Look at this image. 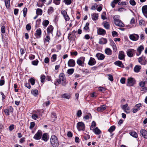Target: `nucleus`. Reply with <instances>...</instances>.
I'll return each mask as SVG.
<instances>
[{"mask_svg": "<svg viewBox=\"0 0 147 147\" xmlns=\"http://www.w3.org/2000/svg\"><path fill=\"white\" fill-rule=\"evenodd\" d=\"M144 49L143 46L142 45H141L138 47L137 49V51L139 52V54L137 53L136 55L137 56H139L140 55L142 50Z\"/></svg>", "mask_w": 147, "mask_h": 147, "instance_id": "obj_26", "label": "nucleus"}, {"mask_svg": "<svg viewBox=\"0 0 147 147\" xmlns=\"http://www.w3.org/2000/svg\"><path fill=\"white\" fill-rule=\"evenodd\" d=\"M26 30L28 31H30L31 29V26L30 24H28L26 25Z\"/></svg>", "mask_w": 147, "mask_h": 147, "instance_id": "obj_63", "label": "nucleus"}, {"mask_svg": "<svg viewBox=\"0 0 147 147\" xmlns=\"http://www.w3.org/2000/svg\"><path fill=\"white\" fill-rule=\"evenodd\" d=\"M129 38L130 39L132 40L136 41L138 39L139 36L137 34H133L129 35Z\"/></svg>", "mask_w": 147, "mask_h": 147, "instance_id": "obj_10", "label": "nucleus"}, {"mask_svg": "<svg viewBox=\"0 0 147 147\" xmlns=\"http://www.w3.org/2000/svg\"><path fill=\"white\" fill-rule=\"evenodd\" d=\"M35 125V123L34 122H31L30 126V129H32Z\"/></svg>", "mask_w": 147, "mask_h": 147, "instance_id": "obj_60", "label": "nucleus"}, {"mask_svg": "<svg viewBox=\"0 0 147 147\" xmlns=\"http://www.w3.org/2000/svg\"><path fill=\"white\" fill-rule=\"evenodd\" d=\"M118 4L120 5H126V2L125 1L119 2Z\"/></svg>", "mask_w": 147, "mask_h": 147, "instance_id": "obj_61", "label": "nucleus"}, {"mask_svg": "<svg viewBox=\"0 0 147 147\" xmlns=\"http://www.w3.org/2000/svg\"><path fill=\"white\" fill-rule=\"evenodd\" d=\"M105 53L108 55H111L112 54V52L110 48H107L105 50Z\"/></svg>", "mask_w": 147, "mask_h": 147, "instance_id": "obj_25", "label": "nucleus"}, {"mask_svg": "<svg viewBox=\"0 0 147 147\" xmlns=\"http://www.w3.org/2000/svg\"><path fill=\"white\" fill-rule=\"evenodd\" d=\"M95 57L99 60H103L105 57V55L103 54L100 53H97L96 54Z\"/></svg>", "mask_w": 147, "mask_h": 147, "instance_id": "obj_12", "label": "nucleus"}, {"mask_svg": "<svg viewBox=\"0 0 147 147\" xmlns=\"http://www.w3.org/2000/svg\"><path fill=\"white\" fill-rule=\"evenodd\" d=\"M75 63V61L73 59H69L68 62V65L70 67H73L74 66Z\"/></svg>", "mask_w": 147, "mask_h": 147, "instance_id": "obj_19", "label": "nucleus"}, {"mask_svg": "<svg viewBox=\"0 0 147 147\" xmlns=\"http://www.w3.org/2000/svg\"><path fill=\"white\" fill-rule=\"evenodd\" d=\"M139 24L140 25L144 26L145 25V21L143 20H141L139 21Z\"/></svg>", "mask_w": 147, "mask_h": 147, "instance_id": "obj_47", "label": "nucleus"}, {"mask_svg": "<svg viewBox=\"0 0 147 147\" xmlns=\"http://www.w3.org/2000/svg\"><path fill=\"white\" fill-rule=\"evenodd\" d=\"M50 142L53 147H57L59 146V143L58 138L54 135H52L51 136Z\"/></svg>", "mask_w": 147, "mask_h": 147, "instance_id": "obj_2", "label": "nucleus"}, {"mask_svg": "<svg viewBox=\"0 0 147 147\" xmlns=\"http://www.w3.org/2000/svg\"><path fill=\"white\" fill-rule=\"evenodd\" d=\"M5 83L4 78V76L1 77L0 81V86H2L4 85Z\"/></svg>", "mask_w": 147, "mask_h": 147, "instance_id": "obj_40", "label": "nucleus"}, {"mask_svg": "<svg viewBox=\"0 0 147 147\" xmlns=\"http://www.w3.org/2000/svg\"><path fill=\"white\" fill-rule=\"evenodd\" d=\"M60 84L63 86H65L67 84L66 78L63 73H61L59 74V79H57L54 83L55 85L56 86Z\"/></svg>", "mask_w": 147, "mask_h": 147, "instance_id": "obj_1", "label": "nucleus"}, {"mask_svg": "<svg viewBox=\"0 0 147 147\" xmlns=\"http://www.w3.org/2000/svg\"><path fill=\"white\" fill-rule=\"evenodd\" d=\"M82 114V112L81 110H79L77 112V116L78 117H80Z\"/></svg>", "mask_w": 147, "mask_h": 147, "instance_id": "obj_55", "label": "nucleus"}, {"mask_svg": "<svg viewBox=\"0 0 147 147\" xmlns=\"http://www.w3.org/2000/svg\"><path fill=\"white\" fill-rule=\"evenodd\" d=\"M42 131L40 130H39L34 135L33 137V138L36 140H40L42 138Z\"/></svg>", "mask_w": 147, "mask_h": 147, "instance_id": "obj_4", "label": "nucleus"}, {"mask_svg": "<svg viewBox=\"0 0 147 147\" xmlns=\"http://www.w3.org/2000/svg\"><path fill=\"white\" fill-rule=\"evenodd\" d=\"M32 94L34 96H36L38 94V91L37 90H33L31 91Z\"/></svg>", "mask_w": 147, "mask_h": 147, "instance_id": "obj_35", "label": "nucleus"}, {"mask_svg": "<svg viewBox=\"0 0 147 147\" xmlns=\"http://www.w3.org/2000/svg\"><path fill=\"white\" fill-rule=\"evenodd\" d=\"M120 16L118 15H115L113 17V19L114 22L116 21L117 22V21L119 20Z\"/></svg>", "mask_w": 147, "mask_h": 147, "instance_id": "obj_43", "label": "nucleus"}, {"mask_svg": "<svg viewBox=\"0 0 147 147\" xmlns=\"http://www.w3.org/2000/svg\"><path fill=\"white\" fill-rule=\"evenodd\" d=\"M89 25V23L88 22L86 23L85 26L84 28V29L85 30H88L89 28L88 26Z\"/></svg>", "mask_w": 147, "mask_h": 147, "instance_id": "obj_59", "label": "nucleus"}, {"mask_svg": "<svg viewBox=\"0 0 147 147\" xmlns=\"http://www.w3.org/2000/svg\"><path fill=\"white\" fill-rule=\"evenodd\" d=\"M98 14L96 13L92 14V18L93 20H98Z\"/></svg>", "mask_w": 147, "mask_h": 147, "instance_id": "obj_29", "label": "nucleus"}, {"mask_svg": "<svg viewBox=\"0 0 147 147\" xmlns=\"http://www.w3.org/2000/svg\"><path fill=\"white\" fill-rule=\"evenodd\" d=\"M85 58L84 57H80L77 61V64L80 66H83L85 61Z\"/></svg>", "mask_w": 147, "mask_h": 147, "instance_id": "obj_6", "label": "nucleus"}, {"mask_svg": "<svg viewBox=\"0 0 147 147\" xmlns=\"http://www.w3.org/2000/svg\"><path fill=\"white\" fill-rule=\"evenodd\" d=\"M142 136L144 138L147 139V131L144 129H142L140 131Z\"/></svg>", "mask_w": 147, "mask_h": 147, "instance_id": "obj_16", "label": "nucleus"}, {"mask_svg": "<svg viewBox=\"0 0 147 147\" xmlns=\"http://www.w3.org/2000/svg\"><path fill=\"white\" fill-rule=\"evenodd\" d=\"M129 3L131 5L134 6L136 5V3L134 0H130Z\"/></svg>", "mask_w": 147, "mask_h": 147, "instance_id": "obj_57", "label": "nucleus"}, {"mask_svg": "<svg viewBox=\"0 0 147 147\" xmlns=\"http://www.w3.org/2000/svg\"><path fill=\"white\" fill-rule=\"evenodd\" d=\"M141 67L140 66L136 65L134 69V71L135 72H138L141 69Z\"/></svg>", "mask_w": 147, "mask_h": 147, "instance_id": "obj_28", "label": "nucleus"}, {"mask_svg": "<svg viewBox=\"0 0 147 147\" xmlns=\"http://www.w3.org/2000/svg\"><path fill=\"white\" fill-rule=\"evenodd\" d=\"M42 140L45 142H47L49 138V136L47 133H44L42 135Z\"/></svg>", "mask_w": 147, "mask_h": 147, "instance_id": "obj_21", "label": "nucleus"}, {"mask_svg": "<svg viewBox=\"0 0 147 147\" xmlns=\"http://www.w3.org/2000/svg\"><path fill=\"white\" fill-rule=\"evenodd\" d=\"M38 63V60H36L32 61V63L33 65H37Z\"/></svg>", "mask_w": 147, "mask_h": 147, "instance_id": "obj_56", "label": "nucleus"}, {"mask_svg": "<svg viewBox=\"0 0 147 147\" xmlns=\"http://www.w3.org/2000/svg\"><path fill=\"white\" fill-rule=\"evenodd\" d=\"M116 22V21L114 22V23L116 25L121 27H123L124 26V24L122 23L121 20H119L118 21H117V22Z\"/></svg>", "mask_w": 147, "mask_h": 147, "instance_id": "obj_22", "label": "nucleus"}, {"mask_svg": "<svg viewBox=\"0 0 147 147\" xmlns=\"http://www.w3.org/2000/svg\"><path fill=\"white\" fill-rule=\"evenodd\" d=\"M115 129V126L113 125L111 126L108 129V131L110 133L114 131Z\"/></svg>", "mask_w": 147, "mask_h": 147, "instance_id": "obj_42", "label": "nucleus"}, {"mask_svg": "<svg viewBox=\"0 0 147 147\" xmlns=\"http://www.w3.org/2000/svg\"><path fill=\"white\" fill-rule=\"evenodd\" d=\"M29 82L31 83V84L32 85H33L34 84L35 82V81L34 79L33 78H31L29 79Z\"/></svg>", "mask_w": 147, "mask_h": 147, "instance_id": "obj_48", "label": "nucleus"}, {"mask_svg": "<svg viewBox=\"0 0 147 147\" xmlns=\"http://www.w3.org/2000/svg\"><path fill=\"white\" fill-rule=\"evenodd\" d=\"M106 106L105 105H102L97 109V110L98 111H102L106 109Z\"/></svg>", "mask_w": 147, "mask_h": 147, "instance_id": "obj_33", "label": "nucleus"}, {"mask_svg": "<svg viewBox=\"0 0 147 147\" xmlns=\"http://www.w3.org/2000/svg\"><path fill=\"white\" fill-rule=\"evenodd\" d=\"M74 71V69H68L67 71V73L69 75H71L73 74Z\"/></svg>", "mask_w": 147, "mask_h": 147, "instance_id": "obj_44", "label": "nucleus"}, {"mask_svg": "<svg viewBox=\"0 0 147 147\" xmlns=\"http://www.w3.org/2000/svg\"><path fill=\"white\" fill-rule=\"evenodd\" d=\"M76 34H77L76 31L75 30L73 31L71 33H69L68 37L70 40H75L76 38Z\"/></svg>", "mask_w": 147, "mask_h": 147, "instance_id": "obj_3", "label": "nucleus"}, {"mask_svg": "<svg viewBox=\"0 0 147 147\" xmlns=\"http://www.w3.org/2000/svg\"><path fill=\"white\" fill-rule=\"evenodd\" d=\"M50 35L47 34L46 36L43 39V41L45 44L48 45L51 40V38L49 36Z\"/></svg>", "mask_w": 147, "mask_h": 147, "instance_id": "obj_14", "label": "nucleus"}, {"mask_svg": "<svg viewBox=\"0 0 147 147\" xmlns=\"http://www.w3.org/2000/svg\"><path fill=\"white\" fill-rule=\"evenodd\" d=\"M96 63L95 59L92 57H91L89 59L88 64L90 66H92L94 65Z\"/></svg>", "mask_w": 147, "mask_h": 147, "instance_id": "obj_15", "label": "nucleus"}, {"mask_svg": "<svg viewBox=\"0 0 147 147\" xmlns=\"http://www.w3.org/2000/svg\"><path fill=\"white\" fill-rule=\"evenodd\" d=\"M107 76H109L108 79L109 80L111 81H112L113 80V77L112 75L109 74L107 75Z\"/></svg>", "mask_w": 147, "mask_h": 147, "instance_id": "obj_58", "label": "nucleus"}, {"mask_svg": "<svg viewBox=\"0 0 147 147\" xmlns=\"http://www.w3.org/2000/svg\"><path fill=\"white\" fill-rule=\"evenodd\" d=\"M63 2L67 5H69L72 3L73 0H63Z\"/></svg>", "mask_w": 147, "mask_h": 147, "instance_id": "obj_41", "label": "nucleus"}, {"mask_svg": "<svg viewBox=\"0 0 147 147\" xmlns=\"http://www.w3.org/2000/svg\"><path fill=\"white\" fill-rule=\"evenodd\" d=\"M142 104H138L135 106V108H136L138 110H139L140 109V107H142Z\"/></svg>", "mask_w": 147, "mask_h": 147, "instance_id": "obj_50", "label": "nucleus"}, {"mask_svg": "<svg viewBox=\"0 0 147 147\" xmlns=\"http://www.w3.org/2000/svg\"><path fill=\"white\" fill-rule=\"evenodd\" d=\"M23 16L24 17H25L27 13V8L26 7H24L23 10Z\"/></svg>", "mask_w": 147, "mask_h": 147, "instance_id": "obj_53", "label": "nucleus"}, {"mask_svg": "<svg viewBox=\"0 0 147 147\" xmlns=\"http://www.w3.org/2000/svg\"><path fill=\"white\" fill-rule=\"evenodd\" d=\"M77 128L79 131L84 130L85 129V125L83 122H79L77 123Z\"/></svg>", "mask_w": 147, "mask_h": 147, "instance_id": "obj_5", "label": "nucleus"}, {"mask_svg": "<svg viewBox=\"0 0 147 147\" xmlns=\"http://www.w3.org/2000/svg\"><path fill=\"white\" fill-rule=\"evenodd\" d=\"M40 113L38 114L33 113L32 115V118L34 120H36L40 117Z\"/></svg>", "mask_w": 147, "mask_h": 147, "instance_id": "obj_24", "label": "nucleus"}, {"mask_svg": "<svg viewBox=\"0 0 147 147\" xmlns=\"http://www.w3.org/2000/svg\"><path fill=\"white\" fill-rule=\"evenodd\" d=\"M61 0H53V3L56 5H58L60 4Z\"/></svg>", "mask_w": 147, "mask_h": 147, "instance_id": "obj_54", "label": "nucleus"}, {"mask_svg": "<svg viewBox=\"0 0 147 147\" xmlns=\"http://www.w3.org/2000/svg\"><path fill=\"white\" fill-rule=\"evenodd\" d=\"M61 14L63 16L65 20L66 21H68L70 19L69 16L67 15V11L64 9H63L61 11Z\"/></svg>", "mask_w": 147, "mask_h": 147, "instance_id": "obj_7", "label": "nucleus"}, {"mask_svg": "<svg viewBox=\"0 0 147 147\" xmlns=\"http://www.w3.org/2000/svg\"><path fill=\"white\" fill-rule=\"evenodd\" d=\"M84 118L86 120L88 119H89L90 118L92 119V116L89 113L88 115H85L84 117Z\"/></svg>", "mask_w": 147, "mask_h": 147, "instance_id": "obj_46", "label": "nucleus"}, {"mask_svg": "<svg viewBox=\"0 0 147 147\" xmlns=\"http://www.w3.org/2000/svg\"><path fill=\"white\" fill-rule=\"evenodd\" d=\"M49 24V21L48 20H44L42 22L43 25L45 27H46Z\"/></svg>", "mask_w": 147, "mask_h": 147, "instance_id": "obj_45", "label": "nucleus"}, {"mask_svg": "<svg viewBox=\"0 0 147 147\" xmlns=\"http://www.w3.org/2000/svg\"><path fill=\"white\" fill-rule=\"evenodd\" d=\"M134 51L135 50L133 49H129L127 51V56L129 57H133Z\"/></svg>", "mask_w": 147, "mask_h": 147, "instance_id": "obj_17", "label": "nucleus"}, {"mask_svg": "<svg viewBox=\"0 0 147 147\" xmlns=\"http://www.w3.org/2000/svg\"><path fill=\"white\" fill-rule=\"evenodd\" d=\"M36 13L37 15H41L42 13V11L40 9L38 8L36 9Z\"/></svg>", "mask_w": 147, "mask_h": 147, "instance_id": "obj_34", "label": "nucleus"}, {"mask_svg": "<svg viewBox=\"0 0 147 147\" xmlns=\"http://www.w3.org/2000/svg\"><path fill=\"white\" fill-rule=\"evenodd\" d=\"M135 83V80L134 78H129L127 80V86H132Z\"/></svg>", "mask_w": 147, "mask_h": 147, "instance_id": "obj_8", "label": "nucleus"}, {"mask_svg": "<svg viewBox=\"0 0 147 147\" xmlns=\"http://www.w3.org/2000/svg\"><path fill=\"white\" fill-rule=\"evenodd\" d=\"M53 27L52 25H49L47 28V34L50 35V34H53Z\"/></svg>", "mask_w": 147, "mask_h": 147, "instance_id": "obj_13", "label": "nucleus"}, {"mask_svg": "<svg viewBox=\"0 0 147 147\" xmlns=\"http://www.w3.org/2000/svg\"><path fill=\"white\" fill-rule=\"evenodd\" d=\"M125 58L124 52L123 51H120L118 55V58L120 60H123Z\"/></svg>", "mask_w": 147, "mask_h": 147, "instance_id": "obj_20", "label": "nucleus"}, {"mask_svg": "<svg viewBox=\"0 0 147 147\" xmlns=\"http://www.w3.org/2000/svg\"><path fill=\"white\" fill-rule=\"evenodd\" d=\"M54 11V8L52 7H49L47 10V13L48 14L52 13Z\"/></svg>", "mask_w": 147, "mask_h": 147, "instance_id": "obj_32", "label": "nucleus"}, {"mask_svg": "<svg viewBox=\"0 0 147 147\" xmlns=\"http://www.w3.org/2000/svg\"><path fill=\"white\" fill-rule=\"evenodd\" d=\"M70 95L69 94H64L62 96V97L63 98L69 99L70 97Z\"/></svg>", "mask_w": 147, "mask_h": 147, "instance_id": "obj_36", "label": "nucleus"}, {"mask_svg": "<svg viewBox=\"0 0 147 147\" xmlns=\"http://www.w3.org/2000/svg\"><path fill=\"white\" fill-rule=\"evenodd\" d=\"M107 42V39L104 38H102L99 39L98 42L99 44L101 45H103L106 44Z\"/></svg>", "mask_w": 147, "mask_h": 147, "instance_id": "obj_23", "label": "nucleus"}, {"mask_svg": "<svg viewBox=\"0 0 147 147\" xmlns=\"http://www.w3.org/2000/svg\"><path fill=\"white\" fill-rule=\"evenodd\" d=\"M10 0H5V2L6 7L8 9L9 8L10 4Z\"/></svg>", "mask_w": 147, "mask_h": 147, "instance_id": "obj_37", "label": "nucleus"}, {"mask_svg": "<svg viewBox=\"0 0 147 147\" xmlns=\"http://www.w3.org/2000/svg\"><path fill=\"white\" fill-rule=\"evenodd\" d=\"M42 31L41 29L39 28L37 29L36 31V33L34 34V35L37 38H40L41 37Z\"/></svg>", "mask_w": 147, "mask_h": 147, "instance_id": "obj_11", "label": "nucleus"}, {"mask_svg": "<svg viewBox=\"0 0 147 147\" xmlns=\"http://www.w3.org/2000/svg\"><path fill=\"white\" fill-rule=\"evenodd\" d=\"M96 123L94 121H93L90 127L91 130H92L96 126Z\"/></svg>", "mask_w": 147, "mask_h": 147, "instance_id": "obj_49", "label": "nucleus"}, {"mask_svg": "<svg viewBox=\"0 0 147 147\" xmlns=\"http://www.w3.org/2000/svg\"><path fill=\"white\" fill-rule=\"evenodd\" d=\"M129 134L131 136L134 138H136L138 137V135L136 132L132 131L130 132Z\"/></svg>", "mask_w": 147, "mask_h": 147, "instance_id": "obj_39", "label": "nucleus"}, {"mask_svg": "<svg viewBox=\"0 0 147 147\" xmlns=\"http://www.w3.org/2000/svg\"><path fill=\"white\" fill-rule=\"evenodd\" d=\"M98 33L100 35H104L106 33V31L104 29L100 28L99 29Z\"/></svg>", "mask_w": 147, "mask_h": 147, "instance_id": "obj_31", "label": "nucleus"}, {"mask_svg": "<svg viewBox=\"0 0 147 147\" xmlns=\"http://www.w3.org/2000/svg\"><path fill=\"white\" fill-rule=\"evenodd\" d=\"M92 130L96 134H99L101 132L100 130L97 127H96L95 129H93Z\"/></svg>", "mask_w": 147, "mask_h": 147, "instance_id": "obj_30", "label": "nucleus"}, {"mask_svg": "<svg viewBox=\"0 0 147 147\" xmlns=\"http://www.w3.org/2000/svg\"><path fill=\"white\" fill-rule=\"evenodd\" d=\"M103 24L105 28L106 29H108L109 28L110 25L108 22H103Z\"/></svg>", "mask_w": 147, "mask_h": 147, "instance_id": "obj_38", "label": "nucleus"}, {"mask_svg": "<svg viewBox=\"0 0 147 147\" xmlns=\"http://www.w3.org/2000/svg\"><path fill=\"white\" fill-rule=\"evenodd\" d=\"M142 11L144 16L147 18V5L143 6L142 9Z\"/></svg>", "mask_w": 147, "mask_h": 147, "instance_id": "obj_18", "label": "nucleus"}, {"mask_svg": "<svg viewBox=\"0 0 147 147\" xmlns=\"http://www.w3.org/2000/svg\"><path fill=\"white\" fill-rule=\"evenodd\" d=\"M138 62L141 65H145L147 63V61L146 59L143 57H141L138 59Z\"/></svg>", "mask_w": 147, "mask_h": 147, "instance_id": "obj_9", "label": "nucleus"}, {"mask_svg": "<svg viewBox=\"0 0 147 147\" xmlns=\"http://www.w3.org/2000/svg\"><path fill=\"white\" fill-rule=\"evenodd\" d=\"M114 64L115 65L121 67H123L124 66L122 62L120 61H117L115 62Z\"/></svg>", "mask_w": 147, "mask_h": 147, "instance_id": "obj_27", "label": "nucleus"}, {"mask_svg": "<svg viewBox=\"0 0 147 147\" xmlns=\"http://www.w3.org/2000/svg\"><path fill=\"white\" fill-rule=\"evenodd\" d=\"M124 111L127 113H130V108L129 107H127Z\"/></svg>", "mask_w": 147, "mask_h": 147, "instance_id": "obj_64", "label": "nucleus"}, {"mask_svg": "<svg viewBox=\"0 0 147 147\" xmlns=\"http://www.w3.org/2000/svg\"><path fill=\"white\" fill-rule=\"evenodd\" d=\"M106 90V89L102 87H100L98 88V90L100 91L104 92Z\"/></svg>", "mask_w": 147, "mask_h": 147, "instance_id": "obj_51", "label": "nucleus"}, {"mask_svg": "<svg viewBox=\"0 0 147 147\" xmlns=\"http://www.w3.org/2000/svg\"><path fill=\"white\" fill-rule=\"evenodd\" d=\"M45 76L43 75H42L40 77V81L42 83H43L45 82Z\"/></svg>", "mask_w": 147, "mask_h": 147, "instance_id": "obj_52", "label": "nucleus"}, {"mask_svg": "<svg viewBox=\"0 0 147 147\" xmlns=\"http://www.w3.org/2000/svg\"><path fill=\"white\" fill-rule=\"evenodd\" d=\"M52 59H53V60H52V62L55 61L57 59V55L56 54H53L52 56Z\"/></svg>", "mask_w": 147, "mask_h": 147, "instance_id": "obj_62", "label": "nucleus"}]
</instances>
